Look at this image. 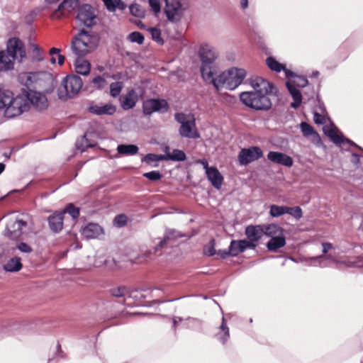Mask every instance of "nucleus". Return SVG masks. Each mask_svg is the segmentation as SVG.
<instances>
[{
    "mask_svg": "<svg viewBox=\"0 0 363 363\" xmlns=\"http://www.w3.org/2000/svg\"><path fill=\"white\" fill-rule=\"evenodd\" d=\"M214 71L215 69L211 65L202 64L201 67L202 78L205 82L212 83V84L215 86V81L218 78V75L215 77Z\"/></svg>",
    "mask_w": 363,
    "mask_h": 363,
    "instance_id": "nucleus-29",
    "label": "nucleus"
},
{
    "mask_svg": "<svg viewBox=\"0 0 363 363\" xmlns=\"http://www.w3.org/2000/svg\"><path fill=\"white\" fill-rule=\"evenodd\" d=\"M199 52L202 64L211 65L218 56L217 50L209 44L201 45Z\"/></svg>",
    "mask_w": 363,
    "mask_h": 363,
    "instance_id": "nucleus-16",
    "label": "nucleus"
},
{
    "mask_svg": "<svg viewBox=\"0 0 363 363\" xmlns=\"http://www.w3.org/2000/svg\"><path fill=\"white\" fill-rule=\"evenodd\" d=\"M78 6V0H64L59 6L57 9L55 11V15L57 17L58 12H60L62 15H65L71 12Z\"/></svg>",
    "mask_w": 363,
    "mask_h": 363,
    "instance_id": "nucleus-31",
    "label": "nucleus"
},
{
    "mask_svg": "<svg viewBox=\"0 0 363 363\" xmlns=\"http://www.w3.org/2000/svg\"><path fill=\"white\" fill-rule=\"evenodd\" d=\"M63 213H55L50 216L48 218L49 226L55 232H60L63 227Z\"/></svg>",
    "mask_w": 363,
    "mask_h": 363,
    "instance_id": "nucleus-27",
    "label": "nucleus"
},
{
    "mask_svg": "<svg viewBox=\"0 0 363 363\" xmlns=\"http://www.w3.org/2000/svg\"><path fill=\"white\" fill-rule=\"evenodd\" d=\"M123 89V83L121 82H113L110 84V94L112 97H117L120 95Z\"/></svg>",
    "mask_w": 363,
    "mask_h": 363,
    "instance_id": "nucleus-45",
    "label": "nucleus"
},
{
    "mask_svg": "<svg viewBox=\"0 0 363 363\" xmlns=\"http://www.w3.org/2000/svg\"><path fill=\"white\" fill-rule=\"evenodd\" d=\"M103 233L101 227L94 223H90L85 225L82 230V235L87 239H94L99 237Z\"/></svg>",
    "mask_w": 363,
    "mask_h": 363,
    "instance_id": "nucleus-22",
    "label": "nucleus"
},
{
    "mask_svg": "<svg viewBox=\"0 0 363 363\" xmlns=\"http://www.w3.org/2000/svg\"><path fill=\"white\" fill-rule=\"evenodd\" d=\"M245 240H232L229 246V253L232 257L238 255L245 252Z\"/></svg>",
    "mask_w": 363,
    "mask_h": 363,
    "instance_id": "nucleus-33",
    "label": "nucleus"
},
{
    "mask_svg": "<svg viewBox=\"0 0 363 363\" xmlns=\"http://www.w3.org/2000/svg\"><path fill=\"white\" fill-rule=\"evenodd\" d=\"M349 265L351 267H363V255L357 257L354 261H350Z\"/></svg>",
    "mask_w": 363,
    "mask_h": 363,
    "instance_id": "nucleus-61",
    "label": "nucleus"
},
{
    "mask_svg": "<svg viewBox=\"0 0 363 363\" xmlns=\"http://www.w3.org/2000/svg\"><path fill=\"white\" fill-rule=\"evenodd\" d=\"M205 253L209 256H212L216 254V250L214 249V241L211 240L208 245L204 249Z\"/></svg>",
    "mask_w": 363,
    "mask_h": 363,
    "instance_id": "nucleus-62",
    "label": "nucleus"
},
{
    "mask_svg": "<svg viewBox=\"0 0 363 363\" xmlns=\"http://www.w3.org/2000/svg\"><path fill=\"white\" fill-rule=\"evenodd\" d=\"M13 256L4 265V270L7 272H18L22 268L21 259L17 257L16 255Z\"/></svg>",
    "mask_w": 363,
    "mask_h": 363,
    "instance_id": "nucleus-37",
    "label": "nucleus"
},
{
    "mask_svg": "<svg viewBox=\"0 0 363 363\" xmlns=\"http://www.w3.org/2000/svg\"><path fill=\"white\" fill-rule=\"evenodd\" d=\"M286 245V239L283 235L272 238L267 243V247L269 251L275 252Z\"/></svg>",
    "mask_w": 363,
    "mask_h": 363,
    "instance_id": "nucleus-34",
    "label": "nucleus"
},
{
    "mask_svg": "<svg viewBox=\"0 0 363 363\" xmlns=\"http://www.w3.org/2000/svg\"><path fill=\"white\" fill-rule=\"evenodd\" d=\"M168 150L169 147H166V154L164 155V160L184 161L186 159V155L182 150H174L172 153L168 152Z\"/></svg>",
    "mask_w": 363,
    "mask_h": 363,
    "instance_id": "nucleus-38",
    "label": "nucleus"
},
{
    "mask_svg": "<svg viewBox=\"0 0 363 363\" xmlns=\"http://www.w3.org/2000/svg\"><path fill=\"white\" fill-rule=\"evenodd\" d=\"M17 250L25 253H30L32 252V248L25 242H20L16 246H9V245H6L3 247L4 255L6 257L15 255Z\"/></svg>",
    "mask_w": 363,
    "mask_h": 363,
    "instance_id": "nucleus-24",
    "label": "nucleus"
},
{
    "mask_svg": "<svg viewBox=\"0 0 363 363\" xmlns=\"http://www.w3.org/2000/svg\"><path fill=\"white\" fill-rule=\"evenodd\" d=\"M262 156V152L257 147H252L247 149H242L238 155V160L241 164L246 165Z\"/></svg>",
    "mask_w": 363,
    "mask_h": 363,
    "instance_id": "nucleus-13",
    "label": "nucleus"
},
{
    "mask_svg": "<svg viewBox=\"0 0 363 363\" xmlns=\"http://www.w3.org/2000/svg\"><path fill=\"white\" fill-rule=\"evenodd\" d=\"M75 70L82 75H88L90 72V63L89 61L79 57L74 62Z\"/></svg>",
    "mask_w": 363,
    "mask_h": 363,
    "instance_id": "nucleus-35",
    "label": "nucleus"
},
{
    "mask_svg": "<svg viewBox=\"0 0 363 363\" xmlns=\"http://www.w3.org/2000/svg\"><path fill=\"white\" fill-rule=\"evenodd\" d=\"M230 330L227 325L226 320L223 316L222 322L218 328V331H216L215 337L223 345H225L230 338Z\"/></svg>",
    "mask_w": 363,
    "mask_h": 363,
    "instance_id": "nucleus-25",
    "label": "nucleus"
},
{
    "mask_svg": "<svg viewBox=\"0 0 363 363\" xmlns=\"http://www.w3.org/2000/svg\"><path fill=\"white\" fill-rule=\"evenodd\" d=\"M128 39L133 43L142 44L144 41V36L140 32L135 31L129 34Z\"/></svg>",
    "mask_w": 363,
    "mask_h": 363,
    "instance_id": "nucleus-51",
    "label": "nucleus"
},
{
    "mask_svg": "<svg viewBox=\"0 0 363 363\" xmlns=\"http://www.w3.org/2000/svg\"><path fill=\"white\" fill-rule=\"evenodd\" d=\"M250 84L253 91L241 93L240 101L246 106L256 110L269 109L272 104L267 95L273 93L272 84L260 77H252L250 79Z\"/></svg>",
    "mask_w": 363,
    "mask_h": 363,
    "instance_id": "nucleus-1",
    "label": "nucleus"
},
{
    "mask_svg": "<svg viewBox=\"0 0 363 363\" xmlns=\"http://www.w3.org/2000/svg\"><path fill=\"white\" fill-rule=\"evenodd\" d=\"M91 82L94 85V87L99 90L104 89L108 86V82L106 80L101 76L94 77Z\"/></svg>",
    "mask_w": 363,
    "mask_h": 363,
    "instance_id": "nucleus-46",
    "label": "nucleus"
},
{
    "mask_svg": "<svg viewBox=\"0 0 363 363\" xmlns=\"http://www.w3.org/2000/svg\"><path fill=\"white\" fill-rule=\"evenodd\" d=\"M13 67V60L6 54V51L0 50V72L11 70Z\"/></svg>",
    "mask_w": 363,
    "mask_h": 363,
    "instance_id": "nucleus-32",
    "label": "nucleus"
},
{
    "mask_svg": "<svg viewBox=\"0 0 363 363\" xmlns=\"http://www.w3.org/2000/svg\"><path fill=\"white\" fill-rule=\"evenodd\" d=\"M310 261H308V266L311 267H327L328 266L327 260H330L333 262H336L337 260L334 255L329 254L327 255H318L315 257H309Z\"/></svg>",
    "mask_w": 363,
    "mask_h": 363,
    "instance_id": "nucleus-21",
    "label": "nucleus"
},
{
    "mask_svg": "<svg viewBox=\"0 0 363 363\" xmlns=\"http://www.w3.org/2000/svg\"><path fill=\"white\" fill-rule=\"evenodd\" d=\"M313 120L316 124H324L326 122L325 116L316 111H315L313 113Z\"/></svg>",
    "mask_w": 363,
    "mask_h": 363,
    "instance_id": "nucleus-59",
    "label": "nucleus"
},
{
    "mask_svg": "<svg viewBox=\"0 0 363 363\" xmlns=\"http://www.w3.org/2000/svg\"><path fill=\"white\" fill-rule=\"evenodd\" d=\"M164 160V155L147 154L143 159L142 162H145L152 167H156L158 166L160 161Z\"/></svg>",
    "mask_w": 363,
    "mask_h": 363,
    "instance_id": "nucleus-40",
    "label": "nucleus"
},
{
    "mask_svg": "<svg viewBox=\"0 0 363 363\" xmlns=\"http://www.w3.org/2000/svg\"><path fill=\"white\" fill-rule=\"evenodd\" d=\"M143 176L152 181H157L161 178V174L157 171H152L145 173Z\"/></svg>",
    "mask_w": 363,
    "mask_h": 363,
    "instance_id": "nucleus-58",
    "label": "nucleus"
},
{
    "mask_svg": "<svg viewBox=\"0 0 363 363\" xmlns=\"http://www.w3.org/2000/svg\"><path fill=\"white\" fill-rule=\"evenodd\" d=\"M322 246H323V255H329L328 254V252L329 250H332V249H334V246L333 245V244L330 243V242H323L322 243Z\"/></svg>",
    "mask_w": 363,
    "mask_h": 363,
    "instance_id": "nucleus-63",
    "label": "nucleus"
},
{
    "mask_svg": "<svg viewBox=\"0 0 363 363\" xmlns=\"http://www.w3.org/2000/svg\"><path fill=\"white\" fill-rule=\"evenodd\" d=\"M113 222L116 226L122 227L126 224L127 217L123 214L118 215L115 218Z\"/></svg>",
    "mask_w": 363,
    "mask_h": 363,
    "instance_id": "nucleus-57",
    "label": "nucleus"
},
{
    "mask_svg": "<svg viewBox=\"0 0 363 363\" xmlns=\"http://www.w3.org/2000/svg\"><path fill=\"white\" fill-rule=\"evenodd\" d=\"M76 145L77 149L80 150L82 152H84L88 147H94L95 144L90 143L86 138V135H84L81 140H77Z\"/></svg>",
    "mask_w": 363,
    "mask_h": 363,
    "instance_id": "nucleus-47",
    "label": "nucleus"
},
{
    "mask_svg": "<svg viewBox=\"0 0 363 363\" xmlns=\"http://www.w3.org/2000/svg\"><path fill=\"white\" fill-rule=\"evenodd\" d=\"M104 267H106L109 269H112L116 266L115 260L111 257H106L103 261Z\"/></svg>",
    "mask_w": 363,
    "mask_h": 363,
    "instance_id": "nucleus-60",
    "label": "nucleus"
},
{
    "mask_svg": "<svg viewBox=\"0 0 363 363\" xmlns=\"http://www.w3.org/2000/svg\"><path fill=\"white\" fill-rule=\"evenodd\" d=\"M32 58L34 61H42L43 60V55L42 50L36 45H33Z\"/></svg>",
    "mask_w": 363,
    "mask_h": 363,
    "instance_id": "nucleus-52",
    "label": "nucleus"
},
{
    "mask_svg": "<svg viewBox=\"0 0 363 363\" xmlns=\"http://www.w3.org/2000/svg\"><path fill=\"white\" fill-rule=\"evenodd\" d=\"M6 54L14 61L22 62L26 57L25 45L17 38H10L6 44Z\"/></svg>",
    "mask_w": 363,
    "mask_h": 363,
    "instance_id": "nucleus-7",
    "label": "nucleus"
},
{
    "mask_svg": "<svg viewBox=\"0 0 363 363\" xmlns=\"http://www.w3.org/2000/svg\"><path fill=\"white\" fill-rule=\"evenodd\" d=\"M50 78V74L44 72H26L21 75L20 79L27 87H37L43 85V82Z\"/></svg>",
    "mask_w": 363,
    "mask_h": 363,
    "instance_id": "nucleus-8",
    "label": "nucleus"
},
{
    "mask_svg": "<svg viewBox=\"0 0 363 363\" xmlns=\"http://www.w3.org/2000/svg\"><path fill=\"white\" fill-rule=\"evenodd\" d=\"M61 213H63V216L67 213L72 216L73 219H76L79 215V210L78 208H76L72 204H69Z\"/></svg>",
    "mask_w": 363,
    "mask_h": 363,
    "instance_id": "nucleus-50",
    "label": "nucleus"
},
{
    "mask_svg": "<svg viewBox=\"0 0 363 363\" xmlns=\"http://www.w3.org/2000/svg\"><path fill=\"white\" fill-rule=\"evenodd\" d=\"M77 18L82 24L87 28L96 24V15L94 9L89 4H84L79 7Z\"/></svg>",
    "mask_w": 363,
    "mask_h": 363,
    "instance_id": "nucleus-11",
    "label": "nucleus"
},
{
    "mask_svg": "<svg viewBox=\"0 0 363 363\" xmlns=\"http://www.w3.org/2000/svg\"><path fill=\"white\" fill-rule=\"evenodd\" d=\"M149 31L152 35V38L155 41H156L157 43H158L160 44L163 43V40L161 38V32H160V29H157L156 28H150L149 29Z\"/></svg>",
    "mask_w": 363,
    "mask_h": 363,
    "instance_id": "nucleus-54",
    "label": "nucleus"
},
{
    "mask_svg": "<svg viewBox=\"0 0 363 363\" xmlns=\"http://www.w3.org/2000/svg\"><path fill=\"white\" fill-rule=\"evenodd\" d=\"M9 98L6 102V109L4 111V116L6 118L18 116L29 110V101L24 91L16 96H13V92L10 91Z\"/></svg>",
    "mask_w": 363,
    "mask_h": 363,
    "instance_id": "nucleus-4",
    "label": "nucleus"
},
{
    "mask_svg": "<svg viewBox=\"0 0 363 363\" xmlns=\"http://www.w3.org/2000/svg\"><path fill=\"white\" fill-rule=\"evenodd\" d=\"M286 86L294 100V102L291 104V107L296 109L302 103V94L301 91L292 84L291 82H286Z\"/></svg>",
    "mask_w": 363,
    "mask_h": 363,
    "instance_id": "nucleus-28",
    "label": "nucleus"
},
{
    "mask_svg": "<svg viewBox=\"0 0 363 363\" xmlns=\"http://www.w3.org/2000/svg\"><path fill=\"white\" fill-rule=\"evenodd\" d=\"M129 9L130 13L136 17L142 18L145 15L144 9L139 4H132Z\"/></svg>",
    "mask_w": 363,
    "mask_h": 363,
    "instance_id": "nucleus-49",
    "label": "nucleus"
},
{
    "mask_svg": "<svg viewBox=\"0 0 363 363\" xmlns=\"http://www.w3.org/2000/svg\"><path fill=\"white\" fill-rule=\"evenodd\" d=\"M266 63L270 69L277 72H279L284 69V65L277 61L272 57H267L266 60Z\"/></svg>",
    "mask_w": 363,
    "mask_h": 363,
    "instance_id": "nucleus-41",
    "label": "nucleus"
},
{
    "mask_svg": "<svg viewBox=\"0 0 363 363\" xmlns=\"http://www.w3.org/2000/svg\"><path fill=\"white\" fill-rule=\"evenodd\" d=\"M323 131L325 134L328 135L335 144L340 145L341 144L347 143L350 145L356 147L361 151H363V149L355 144L354 142L349 139L345 138L342 135H340L335 127L325 126L323 128Z\"/></svg>",
    "mask_w": 363,
    "mask_h": 363,
    "instance_id": "nucleus-15",
    "label": "nucleus"
},
{
    "mask_svg": "<svg viewBox=\"0 0 363 363\" xmlns=\"http://www.w3.org/2000/svg\"><path fill=\"white\" fill-rule=\"evenodd\" d=\"M99 43V35L84 29L74 36L72 41V50L78 57H83L94 51Z\"/></svg>",
    "mask_w": 363,
    "mask_h": 363,
    "instance_id": "nucleus-2",
    "label": "nucleus"
},
{
    "mask_svg": "<svg viewBox=\"0 0 363 363\" xmlns=\"http://www.w3.org/2000/svg\"><path fill=\"white\" fill-rule=\"evenodd\" d=\"M174 118L181 125L179 128L181 136L192 139L200 138V134L196 126V119L193 114L177 113L174 115Z\"/></svg>",
    "mask_w": 363,
    "mask_h": 363,
    "instance_id": "nucleus-5",
    "label": "nucleus"
},
{
    "mask_svg": "<svg viewBox=\"0 0 363 363\" xmlns=\"http://www.w3.org/2000/svg\"><path fill=\"white\" fill-rule=\"evenodd\" d=\"M117 151L119 154L125 155H134L138 152V147L135 145H119L117 147Z\"/></svg>",
    "mask_w": 363,
    "mask_h": 363,
    "instance_id": "nucleus-39",
    "label": "nucleus"
},
{
    "mask_svg": "<svg viewBox=\"0 0 363 363\" xmlns=\"http://www.w3.org/2000/svg\"><path fill=\"white\" fill-rule=\"evenodd\" d=\"M208 179L211 184L217 189H219L222 185L223 177L217 168L211 167L206 172Z\"/></svg>",
    "mask_w": 363,
    "mask_h": 363,
    "instance_id": "nucleus-26",
    "label": "nucleus"
},
{
    "mask_svg": "<svg viewBox=\"0 0 363 363\" xmlns=\"http://www.w3.org/2000/svg\"><path fill=\"white\" fill-rule=\"evenodd\" d=\"M106 6V9L110 11H114L116 8L123 9V6H120L121 4V0H102Z\"/></svg>",
    "mask_w": 363,
    "mask_h": 363,
    "instance_id": "nucleus-48",
    "label": "nucleus"
},
{
    "mask_svg": "<svg viewBox=\"0 0 363 363\" xmlns=\"http://www.w3.org/2000/svg\"><path fill=\"white\" fill-rule=\"evenodd\" d=\"M127 289L123 286L114 288L111 290V294L115 297H123L127 294Z\"/></svg>",
    "mask_w": 363,
    "mask_h": 363,
    "instance_id": "nucleus-55",
    "label": "nucleus"
},
{
    "mask_svg": "<svg viewBox=\"0 0 363 363\" xmlns=\"http://www.w3.org/2000/svg\"><path fill=\"white\" fill-rule=\"evenodd\" d=\"M286 206H277L275 204L270 206L269 215L273 218H278L286 214Z\"/></svg>",
    "mask_w": 363,
    "mask_h": 363,
    "instance_id": "nucleus-43",
    "label": "nucleus"
},
{
    "mask_svg": "<svg viewBox=\"0 0 363 363\" xmlns=\"http://www.w3.org/2000/svg\"><path fill=\"white\" fill-rule=\"evenodd\" d=\"M264 234L262 225H249L245 229V235L249 240L259 241Z\"/></svg>",
    "mask_w": 363,
    "mask_h": 363,
    "instance_id": "nucleus-30",
    "label": "nucleus"
},
{
    "mask_svg": "<svg viewBox=\"0 0 363 363\" xmlns=\"http://www.w3.org/2000/svg\"><path fill=\"white\" fill-rule=\"evenodd\" d=\"M164 12L167 20L172 23H179L183 18L188 5L182 0H164Z\"/></svg>",
    "mask_w": 363,
    "mask_h": 363,
    "instance_id": "nucleus-6",
    "label": "nucleus"
},
{
    "mask_svg": "<svg viewBox=\"0 0 363 363\" xmlns=\"http://www.w3.org/2000/svg\"><path fill=\"white\" fill-rule=\"evenodd\" d=\"M286 213L291 216L296 220H299L303 216L302 209L299 206L288 207L286 206Z\"/></svg>",
    "mask_w": 363,
    "mask_h": 363,
    "instance_id": "nucleus-44",
    "label": "nucleus"
},
{
    "mask_svg": "<svg viewBox=\"0 0 363 363\" xmlns=\"http://www.w3.org/2000/svg\"><path fill=\"white\" fill-rule=\"evenodd\" d=\"M139 100V94L135 89H130L121 99V105L123 109L129 110L133 108Z\"/></svg>",
    "mask_w": 363,
    "mask_h": 363,
    "instance_id": "nucleus-18",
    "label": "nucleus"
},
{
    "mask_svg": "<svg viewBox=\"0 0 363 363\" xmlns=\"http://www.w3.org/2000/svg\"><path fill=\"white\" fill-rule=\"evenodd\" d=\"M168 104L164 99H147L143 102V111L145 115H151L154 112H166Z\"/></svg>",
    "mask_w": 363,
    "mask_h": 363,
    "instance_id": "nucleus-12",
    "label": "nucleus"
},
{
    "mask_svg": "<svg viewBox=\"0 0 363 363\" xmlns=\"http://www.w3.org/2000/svg\"><path fill=\"white\" fill-rule=\"evenodd\" d=\"M290 82L292 83L295 87H305L308 83L306 77L300 76H296L294 79Z\"/></svg>",
    "mask_w": 363,
    "mask_h": 363,
    "instance_id": "nucleus-53",
    "label": "nucleus"
},
{
    "mask_svg": "<svg viewBox=\"0 0 363 363\" xmlns=\"http://www.w3.org/2000/svg\"><path fill=\"white\" fill-rule=\"evenodd\" d=\"M10 90L0 86V111L6 109V102L9 101Z\"/></svg>",
    "mask_w": 363,
    "mask_h": 363,
    "instance_id": "nucleus-42",
    "label": "nucleus"
},
{
    "mask_svg": "<svg viewBox=\"0 0 363 363\" xmlns=\"http://www.w3.org/2000/svg\"><path fill=\"white\" fill-rule=\"evenodd\" d=\"M267 158L272 162L288 167L293 165V159L290 156L282 152L271 151L268 153Z\"/></svg>",
    "mask_w": 363,
    "mask_h": 363,
    "instance_id": "nucleus-19",
    "label": "nucleus"
},
{
    "mask_svg": "<svg viewBox=\"0 0 363 363\" xmlns=\"http://www.w3.org/2000/svg\"><path fill=\"white\" fill-rule=\"evenodd\" d=\"M180 234L175 230L168 229L166 230L164 238L155 247L154 253L164 249L170 244V242L177 238L180 237Z\"/></svg>",
    "mask_w": 363,
    "mask_h": 363,
    "instance_id": "nucleus-20",
    "label": "nucleus"
},
{
    "mask_svg": "<svg viewBox=\"0 0 363 363\" xmlns=\"http://www.w3.org/2000/svg\"><path fill=\"white\" fill-rule=\"evenodd\" d=\"M82 80L77 75H69L62 82V87L64 88L66 95L72 97L77 95L82 87Z\"/></svg>",
    "mask_w": 363,
    "mask_h": 363,
    "instance_id": "nucleus-9",
    "label": "nucleus"
},
{
    "mask_svg": "<svg viewBox=\"0 0 363 363\" xmlns=\"http://www.w3.org/2000/svg\"><path fill=\"white\" fill-rule=\"evenodd\" d=\"M264 234L268 237L274 238L284 234V230L277 224L262 225Z\"/></svg>",
    "mask_w": 363,
    "mask_h": 363,
    "instance_id": "nucleus-36",
    "label": "nucleus"
},
{
    "mask_svg": "<svg viewBox=\"0 0 363 363\" xmlns=\"http://www.w3.org/2000/svg\"><path fill=\"white\" fill-rule=\"evenodd\" d=\"M258 241H253L252 240H245V246L247 249H255L257 246V242Z\"/></svg>",
    "mask_w": 363,
    "mask_h": 363,
    "instance_id": "nucleus-64",
    "label": "nucleus"
},
{
    "mask_svg": "<svg viewBox=\"0 0 363 363\" xmlns=\"http://www.w3.org/2000/svg\"><path fill=\"white\" fill-rule=\"evenodd\" d=\"M148 2L151 9L155 14H157L160 12L161 5L160 0H148Z\"/></svg>",
    "mask_w": 363,
    "mask_h": 363,
    "instance_id": "nucleus-56",
    "label": "nucleus"
},
{
    "mask_svg": "<svg viewBox=\"0 0 363 363\" xmlns=\"http://www.w3.org/2000/svg\"><path fill=\"white\" fill-rule=\"evenodd\" d=\"M89 111L94 114L101 115H113L116 111V108L111 104H106L105 105H92L89 107Z\"/></svg>",
    "mask_w": 363,
    "mask_h": 363,
    "instance_id": "nucleus-23",
    "label": "nucleus"
},
{
    "mask_svg": "<svg viewBox=\"0 0 363 363\" xmlns=\"http://www.w3.org/2000/svg\"><path fill=\"white\" fill-rule=\"evenodd\" d=\"M24 92L29 101V108L33 106L38 111H43L48 108V102L45 94L31 89Z\"/></svg>",
    "mask_w": 363,
    "mask_h": 363,
    "instance_id": "nucleus-10",
    "label": "nucleus"
},
{
    "mask_svg": "<svg viewBox=\"0 0 363 363\" xmlns=\"http://www.w3.org/2000/svg\"><path fill=\"white\" fill-rule=\"evenodd\" d=\"M246 75L245 69L232 67L218 74V78L215 81V87L217 89L225 88L234 90L242 84Z\"/></svg>",
    "mask_w": 363,
    "mask_h": 363,
    "instance_id": "nucleus-3",
    "label": "nucleus"
},
{
    "mask_svg": "<svg viewBox=\"0 0 363 363\" xmlns=\"http://www.w3.org/2000/svg\"><path fill=\"white\" fill-rule=\"evenodd\" d=\"M300 128L303 135L309 138L316 146H320L322 145L320 135L314 130L313 128L311 125L306 122H301L300 124Z\"/></svg>",
    "mask_w": 363,
    "mask_h": 363,
    "instance_id": "nucleus-17",
    "label": "nucleus"
},
{
    "mask_svg": "<svg viewBox=\"0 0 363 363\" xmlns=\"http://www.w3.org/2000/svg\"><path fill=\"white\" fill-rule=\"evenodd\" d=\"M26 225L27 223L23 220H11L6 225V235L11 239H17L24 233Z\"/></svg>",
    "mask_w": 363,
    "mask_h": 363,
    "instance_id": "nucleus-14",
    "label": "nucleus"
}]
</instances>
